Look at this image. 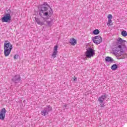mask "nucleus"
<instances>
[{
	"label": "nucleus",
	"mask_w": 127,
	"mask_h": 127,
	"mask_svg": "<svg viewBox=\"0 0 127 127\" xmlns=\"http://www.w3.org/2000/svg\"><path fill=\"white\" fill-rule=\"evenodd\" d=\"M126 42H127L126 40H123L121 38H118L117 41V44L118 46L113 49L114 54L118 56L125 55V51L127 50Z\"/></svg>",
	"instance_id": "1"
},
{
	"label": "nucleus",
	"mask_w": 127,
	"mask_h": 127,
	"mask_svg": "<svg viewBox=\"0 0 127 127\" xmlns=\"http://www.w3.org/2000/svg\"><path fill=\"white\" fill-rule=\"evenodd\" d=\"M49 6L47 2H44L43 4L41 5L39 14L41 17L44 18V21H46V20L53 14L52 9H51V8L49 9Z\"/></svg>",
	"instance_id": "2"
},
{
	"label": "nucleus",
	"mask_w": 127,
	"mask_h": 127,
	"mask_svg": "<svg viewBox=\"0 0 127 127\" xmlns=\"http://www.w3.org/2000/svg\"><path fill=\"white\" fill-rule=\"evenodd\" d=\"M11 50H12V45L8 41H5L4 43V55L5 57L9 56Z\"/></svg>",
	"instance_id": "3"
},
{
	"label": "nucleus",
	"mask_w": 127,
	"mask_h": 127,
	"mask_svg": "<svg viewBox=\"0 0 127 127\" xmlns=\"http://www.w3.org/2000/svg\"><path fill=\"white\" fill-rule=\"evenodd\" d=\"M95 50L89 48L85 52V56L86 58H92L95 55Z\"/></svg>",
	"instance_id": "4"
},
{
	"label": "nucleus",
	"mask_w": 127,
	"mask_h": 127,
	"mask_svg": "<svg viewBox=\"0 0 127 127\" xmlns=\"http://www.w3.org/2000/svg\"><path fill=\"white\" fill-rule=\"evenodd\" d=\"M1 20L2 22H10L11 20V16L9 13H6L1 17Z\"/></svg>",
	"instance_id": "5"
},
{
	"label": "nucleus",
	"mask_w": 127,
	"mask_h": 127,
	"mask_svg": "<svg viewBox=\"0 0 127 127\" xmlns=\"http://www.w3.org/2000/svg\"><path fill=\"white\" fill-rule=\"evenodd\" d=\"M51 111H52V107L49 105L44 108L41 112V115L44 116H47Z\"/></svg>",
	"instance_id": "6"
},
{
	"label": "nucleus",
	"mask_w": 127,
	"mask_h": 127,
	"mask_svg": "<svg viewBox=\"0 0 127 127\" xmlns=\"http://www.w3.org/2000/svg\"><path fill=\"white\" fill-rule=\"evenodd\" d=\"M94 43L98 45L103 41V39L100 36H97L92 38Z\"/></svg>",
	"instance_id": "7"
},
{
	"label": "nucleus",
	"mask_w": 127,
	"mask_h": 127,
	"mask_svg": "<svg viewBox=\"0 0 127 127\" xmlns=\"http://www.w3.org/2000/svg\"><path fill=\"white\" fill-rule=\"evenodd\" d=\"M21 80L20 78V75H16L14 76H13L11 78V80L14 83H19V82Z\"/></svg>",
	"instance_id": "8"
},
{
	"label": "nucleus",
	"mask_w": 127,
	"mask_h": 127,
	"mask_svg": "<svg viewBox=\"0 0 127 127\" xmlns=\"http://www.w3.org/2000/svg\"><path fill=\"white\" fill-rule=\"evenodd\" d=\"M6 113V110H5V108H3L0 112V120H4V118H5V114Z\"/></svg>",
	"instance_id": "9"
},
{
	"label": "nucleus",
	"mask_w": 127,
	"mask_h": 127,
	"mask_svg": "<svg viewBox=\"0 0 127 127\" xmlns=\"http://www.w3.org/2000/svg\"><path fill=\"white\" fill-rule=\"evenodd\" d=\"M58 50V46L56 45L54 48V52L53 54L52 55V57L53 58H56V56H57V52Z\"/></svg>",
	"instance_id": "10"
},
{
	"label": "nucleus",
	"mask_w": 127,
	"mask_h": 127,
	"mask_svg": "<svg viewBox=\"0 0 127 127\" xmlns=\"http://www.w3.org/2000/svg\"><path fill=\"white\" fill-rule=\"evenodd\" d=\"M106 99H107V95H102L101 97H100L98 98V101H99V103H104V101Z\"/></svg>",
	"instance_id": "11"
},
{
	"label": "nucleus",
	"mask_w": 127,
	"mask_h": 127,
	"mask_svg": "<svg viewBox=\"0 0 127 127\" xmlns=\"http://www.w3.org/2000/svg\"><path fill=\"white\" fill-rule=\"evenodd\" d=\"M105 61L106 63L110 62V63H112L114 62V59L110 57H107L105 58Z\"/></svg>",
	"instance_id": "12"
},
{
	"label": "nucleus",
	"mask_w": 127,
	"mask_h": 127,
	"mask_svg": "<svg viewBox=\"0 0 127 127\" xmlns=\"http://www.w3.org/2000/svg\"><path fill=\"white\" fill-rule=\"evenodd\" d=\"M36 22L39 25H43L44 24V21H41L39 18H35Z\"/></svg>",
	"instance_id": "13"
},
{
	"label": "nucleus",
	"mask_w": 127,
	"mask_h": 127,
	"mask_svg": "<svg viewBox=\"0 0 127 127\" xmlns=\"http://www.w3.org/2000/svg\"><path fill=\"white\" fill-rule=\"evenodd\" d=\"M69 43H70L71 45H76V44H77V41L74 38L70 39L69 40Z\"/></svg>",
	"instance_id": "14"
},
{
	"label": "nucleus",
	"mask_w": 127,
	"mask_h": 127,
	"mask_svg": "<svg viewBox=\"0 0 127 127\" xmlns=\"http://www.w3.org/2000/svg\"><path fill=\"white\" fill-rule=\"evenodd\" d=\"M111 69L113 70V71H115V70H117L118 69V64H114L111 66Z\"/></svg>",
	"instance_id": "15"
},
{
	"label": "nucleus",
	"mask_w": 127,
	"mask_h": 127,
	"mask_svg": "<svg viewBox=\"0 0 127 127\" xmlns=\"http://www.w3.org/2000/svg\"><path fill=\"white\" fill-rule=\"evenodd\" d=\"M54 22L53 21V20H51L50 21H47V23L48 24L49 26H52Z\"/></svg>",
	"instance_id": "16"
},
{
	"label": "nucleus",
	"mask_w": 127,
	"mask_h": 127,
	"mask_svg": "<svg viewBox=\"0 0 127 127\" xmlns=\"http://www.w3.org/2000/svg\"><path fill=\"white\" fill-rule=\"evenodd\" d=\"M93 33L95 35H97V34H99L100 33V31L98 29H95L93 31Z\"/></svg>",
	"instance_id": "17"
},
{
	"label": "nucleus",
	"mask_w": 127,
	"mask_h": 127,
	"mask_svg": "<svg viewBox=\"0 0 127 127\" xmlns=\"http://www.w3.org/2000/svg\"><path fill=\"white\" fill-rule=\"evenodd\" d=\"M121 34L124 37H126L127 36V32L126 31L124 30L122 31Z\"/></svg>",
	"instance_id": "18"
},
{
	"label": "nucleus",
	"mask_w": 127,
	"mask_h": 127,
	"mask_svg": "<svg viewBox=\"0 0 127 127\" xmlns=\"http://www.w3.org/2000/svg\"><path fill=\"white\" fill-rule=\"evenodd\" d=\"M107 24L108 25H113V21H112V20H111V19H109L108 20V23H107Z\"/></svg>",
	"instance_id": "19"
},
{
	"label": "nucleus",
	"mask_w": 127,
	"mask_h": 127,
	"mask_svg": "<svg viewBox=\"0 0 127 127\" xmlns=\"http://www.w3.org/2000/svg\"><path fill=\"white\" fill-rule=\"evenodd\" d=\"M99 103L100 104V108H101V109H103L105 107V103H104V102Z\"/></svg>",
	"instance_id": "20"
},
{
	"label": "nucleus",
	"mask_w": 127,
	"mask_h": 127,
	"mask_svg": "<svg viewBox=\"0 0 127 127\" xmlns=\"http://www.w3.org/2000/svg\"><path fill=\"white\" fill-rule=\"evenodd\" d=\"M108 20L109 19L112 20V19H113V15H112V14H109L108 15Z\"/></svg>",
	"instance_id": "21"
},
{
	"label": "nucleus",
	"mask_w": 127,
	"mask_h": 127,
	"mask_svg": "<svg viewBox=\"0 0 127 127\" xmlns=\"http://www.w3.org/2000/svg\"><path fill=\"white\" fill-rule=\"evenodd\" d=\"M14 59L16 60V59H18V55L16 54L14 56Z\"/></svg>",
	"instance_id": "22"
},
{
	"label": "nucleus",
	"mask_w": 127,
	"mask_h": 127,
	"mask_svg": "<svg viewBox=\"0 0 127 127\" xmlns=\"http://www.w3.org/2000/svg\"><path fill=\"white\" fill-rule=\"evenodd\" d=\"M73 81H77V77H73Z\"/></svg>",
	"instance_id": "23"
},
{
	"label": "nucleus",
	"mask_w": 127,
	"mask_h": 127,
	"mask_svg": "<svg viewBox=\"0 0 127 127\" xmlns=\"http://www.w3.org/2000/svg\"><path fill=\"white\" fill-rule=\"evenodd\" d=\"M84 60H87V58H85Z\"/></svg>",
	"instance_id": "24"
}]
</instances>
